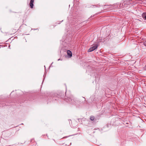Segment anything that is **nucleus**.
<instances>
[{"mask_svg": "<svg viewBox=\"0 0 146 146\" xmlns=\"http://www.w3.org/2000/svg\"><path fill=\"white\" fill-rule=\"evenodd\" d=\"M98 46V44H96V45H93V46L91 47H90V48H89L88 50V52H92L95 49H96Z\"/></svg>", "mask_w": 146, "mask_h": 146, "instance_id": "1", "label": "nucleus"}, {"mask_svg": "<svg viewBox=\"0 0 146 146\" xmlns=\"http://www.w3.org/2000/svg\"><path fill=\"white\" fill-rule=\"evenodd\" d=\"M67 53L68 55L70 57H72V53L71 51L70 50H67Z\"/></svg>", "mask_w": 146, "mask_h": 146, "instance_id": "2", "label": "nucleus"}, {"mask_svg": "<svg viewBox=\"0 0 146 146\" xmlns=\"http://www.w3.org/2000/svg\"><path fill=\"white\" fill-rule=\"evenodd\" d=\"M34 1H30V5L31 8H33L34 6Z\"/></svg>", "mask_w": 146, "mask_h": 146, "instance_id": "3", "label": "nucleus"}, {"mask_svg": "<svg viewBox=\"0 0 146 146\" xmlns=\"http://www.w3.org/2000/svg\"><path fill=\"white\" fill-rule=\"evenodd\" d=\"M90 119L91 121H94L95 119V117L93 115L90 116Z\"/></svg>", "mask_w": 146, "mask_h": 146, "instance_id": "4", "label": "nucleus"}, {"mask_svg": "<svg viewBox=\"0 0 146 146\" xmlns=\"http://www.w3.org/2000/svg\"><path fill=\"white\" fill-rule=\"evenodd\" d=\"M142 17L143 18H144L145 19H146V15H145L144 14H143L142 15Z\"/></svg>", "mask_w": 146, "mask_h": 146, "instance_id": "5", "label": "nucleus"}, {"mask_svg": "<svg viewBox=\"0 0 146 146\" xmlns=\"http://www.w3.org/2000/svg\"><path fill=\"white\" fill-rule=\"evenodd\" d=\"M34 140V139H33L31 140V141L32 142Z\"/></svg>", "mask_w": 146, "mask_h": 146, "instance_id": "6", "label": "nucleus"}, {"mask_svg": "<svg viewBox=\"0 0 146 146\" xmlns=\"http://www.w3.org/2000/svg\"><path fill=\"white\" fill-rule=\"evenodd\" d=\"M144 44V45H145V46H146V44Z\"/></svg>", "mask_w": 146, "mask_h": 146, "instance_id": "7", "label": "nucleus"}, {"mask_svg": "<svg viewBox=\"0 0 146 146\" xmlns=\"http://www.w3.org/2000/svg\"><path fill=\"white\" fill-rule=\"evenodd\" d=\"M133 5V4H131V5Z\"/></svg>", "mask_w": 146, "mask_h": 146, "instance_id": "8", "label": "nucleus"}, {"mask_svg": "<svg viewBox=\"0 0 146 146\" xmlns=\"http://www.w3.org/2000/svg\"><path fill=\"white\" fill-rule=\"evenodd\" d=\"M8 47H9V44L8 45Z\"/></svg>", "mask_w": 146, "mask_h": 146, "instance_id": "9", "label": "nucleus"}]
</instances>
